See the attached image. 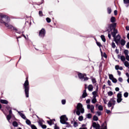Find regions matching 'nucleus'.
<instances>
[{"label":"nucleus","mask_w":129,"mask_h":129,"mask_svg":"<svg viewBox=\"0 0 129 129\" xmlns=\"http://www.w3.org/2000/svg\"><path fill=\"white\" fill-rule=\"evenodd\" d=\"M101 38L103 42H105L106 41V39H105V36L104 35H101Z\"/></svg>","instance_id":"obj_25"},{"label":"nucleus","mask_w":129,"mask_h":129,"mask_svg":"<svg viewBox=\"0 0 129 129\" xmlns=\"http://www.w3.org/2000/svg\"><path fill=\"white\" fill-rule=\"evenodd\" d=\"M13 28L14 30H15V31H16V32H17V33H18L19 34H20V32H18V29H17L16 28L14 27H13L12 28V29H13Z\"/></svg>","instance_id":"obj_51"},{"label":"nucleus","mask_w":129,"mask_h":129,"mask_svg":"<svg viewBox=\"0 0 129 129\" xmlns=\"http://www.w3.org/2000/svg\"><path fill=\"white\" fill-rule=\"evenodd\" d=\"M112 81L113 83H116V82H117V80L115 78H113L112 80Z\"/></svg>","instance_id":"obj_39"},{"label":"nucleus","mask_w":129,"mask_h":129,"mask_svg":"<svg viewBox=\"0 0 129 129\" xmlns=\"http://www.w3.org/2000/svg\"><path fill=\"white\" fill-rule=\"evenodd\" d=\"M86 103H90V99H88L86 100Z\"/></svg>","instance_id":"obj_58"},{"label":"nucleus","mask_w":129,"mask_h":129,"mask_svg":"<svg viewBox=\"0 0 129 129\" xmlns=\"http://www.w3.org/2000/svg\"><path fill=\"white\" fill-rule=\"evenodd\" d=\"M112 48H115V43L114 42L112 43Z\"/></svg>","instance_id":"obj_54"},{"label":"nucleus","mask_w":129,"mask_h":129,"mask_svg":"<svg viewBox=\"0 0 129 129\" xmlns=\"http://www.w3.org/2000/svg\"><path fill=\"white\" fill-rule=\"evenodd\" d=\"M123 3L125 5L129 4V0H123Z\"/></svg>","instance_id":"obj_43"},{"label":"nucleus","mask_w":129,"mask_h":129,"mask_svg":"<svg viewBox=\"0 0 129 129\" xmlns=\"http://www.w3.org/2000/svg\"><path fill=\"white\" fill-rule=\"evenodd\" d=\"M13 126H15V127H18L19 124H18V122L17 121H15L13 122Z\"/></svg>","instance_id":"obj_22"},{"label":"nucleus","mask_w":129,"mask_h":129,"mask_svg":"<svg viewBox=\"0 0 129 129\" xmlns=\"http://www.w3.org/2000/svg\"><path fill=\"white\" fill-rule=\"evenodd\" d=\"M39 15L40 17H43V12L40 11L39 12Z\"/></svg>","instance_id":"obj_45"},{"label":"nucleus","mask_w":129,"mask_h":129,"mask_svg":"<svg viewBox=\"0 0 129 129\" xmlns=\"http://www.w3.org/2000/svg\"><path fill=\"white\" fill-rule=\"evenodd\" d=\"M125 75H126V76H127V77L128 78H129V74H128V73H126Z\"/></svg>","instance_id":"obj_64"},{"label":"nucleus","mask_w":129,"mask_h":129,"mask_svg":"<svg viewBox=\"0 0 129 129\" xmlns=\"http://www.w3.org/2000/svg\"><path fill=\"white\" fill-rule=\"evenodd\" d=\"M109 78L110 80H112L114 78V77H113V75L112 74H109Z\"/></svg>","instance_id":"obj_31"},{"label":"nucleus","mask_w":129,"mask_h":129,"mask_svg":"<svg viewBox=\"0 0 129 129\" xmlns=\"http://www.w3.org/2000/svg\"><path fill=\"white\" fill-rule=\"evenodd\" d=\"M98 109L100 110V111H102V110H103V106L101 105H99L98 106Z\"/></svg>","instance_id":"obj_19"},{"label":"nucleus","mask_w":129,"mask_h":129,"mask_svg":"<svg viewBox=\"0 0 129 129\" xmlns=\"http://www.w3.org/2000/svg\"><path fill=\"white\" fill-rule=\"evenodd\" d=\"M96 114L98 115V116H100L102 113H101V111H98L96 112Z\"/></svg>","instance_id":"obj_34"},{"label":"nucleus","mask_w":129,"mask_h":129,"mask_svg":"<svg viewBox=\"0 0 129 129\" xmlns=\"http://www.w3.org/2000/svg\"><path fill=\"white\" fill-rule=\"evenodd\" d=\"M124 97H125V98L127 97L128 96V93L127 92H125L124 93Z\"/></svg>","instance_id":"obj_42"},{"label":"nucleus","mask_w":129,"mask_h":129,"mask_svg":"<svg viewBox=\"0 0 129 129\" xmlns=\"http://www.w3.org/2000/svg\"><path fill=\"white\" fill-rule=\"evenodd\" d=\"M7 109H8V110H12V108H11V107H10L9 106H7Z\"/></svg>","instance_id":"obj_56"},{"label":"nucleus","mask_w":129,"mask_h":129,"mask_svg":"<svg viewBox=\"0 0 129 129\" xmlns=\"http://www.w3.org/2000/svg\"><path fill=\"white\" fill-rule=\"evenodd\" d=\"M0 102L4 104H8L9 103V102L6 100H1Z\"/></svg>","instance_id":"obj_17"},{"label":"nucleus","mask_w":129,"mask_h":129,"mask_svg":"<svg viewBox=\"0 0 129 129\" xmlns=\"http://www.w3.org/2000/svg\"><path fill=\"white\" fill-rule=\"evenodd\" d=\"M114 40L116 43V44H118V42L120 41V35H117V36L114 38Z\"/></svg>","instance_id":"obj_12"},{"label":"nucleus","mask_w":129,"mask_h":129,"mask_svg":"<svg viewBox=\"0 0 129 129\" xmlns=\"http://www.w3.org/2000/svg\"><path fill=\"white\" fill-rule=\"evenodd\" d=\"M93 86L92 85H89L88 87V89L89 91H93Z\"/></svg>","instance_id":"obj_15"},{"label":"nucleus","mask_w":129,"mask_h":129,"mask_svg":"<svg viewBox=\"0 0 129 129\" xmlns=\"http://www.w3.org/2000/svg\"><path fill=\"white\" fill-rule=\"evenodd\" d=\"M87 96V93H86V90H84L82 95V98H85Z\"/></svg>","instance_id":"obj_16"},{"label":"nucleus","mask_w":129,"mask_h":129,"mask_svg":"<svg viewBox=\"0 0 129 129\" xmlns=\"http://www.w3.org/2000/svg\"><path fill=\"white\" fill-rule=\"evenodd\" d=\"M30 126H31V127L32 129H37V127H36V126H35V125H34V124H31V125H30Z\"/></svg>","instance_id":"obj_38"},{"label":"nucleus","mask_w":129,"mask_h":129,"mask_svg":"<svg viewBox=\"0 0 129 129\" xmlns=\"http://www.w3.org/2000/svg\"><path fill=\"white\" fill-rule=\"evenodd\" d=\"M110 22L111 23H113V24L115 22V18L114 17H112L110 18Z\"/></svg>","instance_id":"obj_20"},{"label":"nucleus","mask_w":129,"mask_h":129,"mask_svg":"<svg viewBox=\"0 0 129 129\" xmlns=\"http://www.w3.org/2000/svg\"><path fill=\"white\" fill-rule=\"evenodd\" d=\"M107 83L108 84V85H109V86H110V85H111V82L109 80L108 81Z\"/></svg>","instance_id":"obj_57"},{"label":"nucleus","mask_w":129,"mask_h":129,"mask_svg":"<svg viewBox=\"0 0 129 129\" xmlns=\"http://www.w3.org/2000/svg\"><path fill=\"white\" fill-rule=\"evenodd\" d=\"M96 101H97L96 100V97H93V99L92 100V103H96Z\"/></svg>","instance_id":"obj_24"},{"label":"nucleus","mask_w":129,"mask_h":129,"mask_svg":"<svg viewBox=\"0 0 129 129\" xmlns=\"http://www.w3.org/2000/svg\"><path fill=\"white\" fill-rule=\"evenodd\" d=\"M124 65L125 67H129V62L127 61H125L124 62Z\"/></svg>","instance_id":"obj_27"},{"label":"nucleus","mask_w":129,"mask_h":129,"mask_svg":"<svg viewBox=\"0 0 129 129\" xmlns=\"http://www.w3.org/2000/svg\"><path fill=\"white\" fill-rule=\"evenodd\" d=\"M87 117L88 118H91V117H92V115H91L90 113H89L87 115Z\"/></svg>","instance_id":"obj_36"},{"label":"nucleus","mask_w":129,"mask_h":129,"mask_svg":"<svg viewBox=\"0 0 129 129\" xmlns=\"http://www.w3.org/2000/svg\"><path fill=\"white\" fill-rule=\"evenodd\" d=\"M116 27V23H112L109 25V28L111 31H112V30H114V29H115Z\"/></svg>","instance_id":"obj_11"},{"label":"nucleus","mask_w":129,"mask_h":129,"mask_svg":"<svg viewBox=\"0 0 129 129\" xmlns=\"http://www.w3.org/2000/svg\"><path fill=\"white\" fill-rule=\"evenodd\" d=\"M113 30V33H114L115 34H117V30L115 29V28Z\"/></svg>","instance_id":"obj_55"},{"label":"nucleus","mask_w":129,"mask_h":129,"mask_svg":"<svg viewBox=\"0 0 129 129\" xmlns=\"http://www.w3.org/2000/svg\"><path fill=\"white\" fill-rule=\"evenodd\" d=\"M92 126L95 129H100V125L98 123H96L95 122H93Z\"/></svg>","instance_id":"obj_9"},{"label":"nucleus","mask_w":129,"mask_h":129,"mask_svg":"<svg viewBox=\"0 0 129 129\" xmlns=\"http://www.w3.org/2000/svg\"><path fill=\"white\" fill-rule=\"evenodd\" d=\"M123 52H124V54H125V56L128 55V53H129L128 50L125 49Z\"/></svg>","instance_id":"obj_26"},{"label":"nucleus","mask_w":129,"mask_h":129,"mask_svg":"<svg viewBox=\"0 0 129 129\" xmlns=\"http://www.w3.org/2000/svg\"><path fill=\"white\" fill-rule=\"evenodd\" d=\"M76 109V114H77V115H80V112L81 113H84V108H83L82 104L80 103H78Z\"/></svg>","instance_id":"obj_2"},{"label":"nucleus","mask_w":129,"mask_h":129,"mask_svg":"<svg viewBox=\"0 0 129 129\" xmlns=\"http://www.w3.org/2000/svg\"><path fill=\"white\" fill-rule=\"evenodd\" d=\"M13 114V112L12 111V110H9V115H12Z\"/></svg>","instance_id":"obj_59"},{"label":"nucleus","mask_w":129,"mask_h":129,"mask_svg":"<svg viewBox=\"0 0 129 129\" xmlns=\"http://www.w3.org/2000/svg\"><path fill=\"white\" fill-rule=\"evenodd\" d=\"M115 100L113 98H111L108 103V107H111V106H114L115 105Z\"/></svg>","instance_id":"obj_6"},{"label":"nucleus","mask_w":129,"mask_h":129,"mask_svg":"<svg viewBox=\"0 0 129 129\" xmlns=\"http://www.w3.org/2000/svg\"><path fill=\"white\" fill-rule=\"evenodd\" d=\"M12 118V115H8L7 116V120H8L9 122H10V120Z\"/></svg>","instance_id":"obj_29"},{"label":"nucleus","mask_w":129,"mask_h":129,"mask_svg":"<svg viewBox=\"0 0 129 129\" xmlns=\"http://www.w3.org/2000/svg\"><path fill=\"white\" fill-rule=\"evenodd\" d=\"M118 81H119V82H122V81H123V80L122 79V78L119 77L118 79Z\"/></svg>","instance_id":"obj_46"},{"label":"nucleus","mask_w":129,"mask_h":129,"mask_svg":"<svg viewBox=\"0 0 129 129\" xmlns=\"http://www.w3.org/2000/svg\"><path fill=\"white\" fill-rule=\"evenodd\" d=\"M74 126H75V127H77V126H78V123H77L76 122H74Z\"/></svg>","instance_id":"obj_44"},{"label":"nucleus","mask_w":129,"mask_h":129,"mask_svg":"<svg viewBox=\"0 0 129 129\" xmlns=\"http://www.w3.org/2000/svg\"><path fill=\"white\" fill-rule=\"evenodd\" d=\"M111 12H112L111 8H107V13H108V14H109V15H110V14H111Z\"/></svg>","instance_id":"obj_30"},{"label":"nucleus","mask_w":129,"mask_h":129,"mask_svg":"<svg viewBox=\"0 0 129 129\" xmlns=\"http://www.w3.org/2000/svg\"><path fill=\"white\" fill-rule=\"evenodd\" d=\"M18 112L20 116L22 117V118H23V119H27V117H26V115H25V114L20 111H18Z\"/></svg>","instance_id":"obj_14"},{"label":"nucleus","mask_w":129,"mask_h":129,"mask_svg":"<svg viewBox=\"0 0 129 129\" xmlns=\"http://www.w3.org/2000/svg\"><path fill=\"white\" fill-rule=\"evenodd\" d=\"M10 21L11 20L9 16L3 14L0 15V23L5 25L8 29H12L13 28V26L10 24Z\"/></svg>","instance_id":"obj_1"},{"label":"nucleus","mask_w":129,"mask_h":129,"mask_svg":"<svg viewBox=\"0 0 129 129\" xmlns=\"http://www.w3.org/2000/svg\"><path fill=\"white\" fill-rule=\"evenodd\" d=\"M112 36L113 38H114L116 35V33H114V32H111Z\"/></svg>","instance_id":"obj_49"},{"label":"nucleus","mask_w":129,"mask_h":129,"mask_svg":"<svg viewBox=\"0 0 129 129\" xmlns=\"http://www.w3.org/2000/svg\"><path fill=\"white\" fill-rule=\"evenodd\" d=\"M61 103H62V104H66V100H61Z\"/></svg>","instance_id":"obj_50"},{"label":"nucleus","mask_w":129,"mask_h":129,"mask_svg":"<svg viewBox=\"0 0 129 129\" xmlns=\"http://www.w3.org/2000/svg\"><path fill=\"white\" fill-rule=\"evenodd\" d=\"M79 129H87V127L85 126V124H83L82 127H80Z\"/></svg>","instance_id":"obj_37"},{"label":"nucleus","mask_w":129,"mask_h":129,"mask_svg":"<svg viewBox=\"0 0 129 129\" xmlns=\"http://www.w3.org/2000/svg\"><path fill=\"white\" fill-rule=\"evenodd\" d=\"M122 96L121 93H118L117 95V103H120L122 101V98L121 97Z\"/></svg>","instance_id":"obj_7"},{"label":"nucleus","mask_w":129,"mask_h":129,"mask_svg":"<svg viewBox=\"0 0 129 129\" xmlns=\"http://www.w3.org/2000/svg\"><path fill=\"white\" fill-rule=\"evenodd\" d=\"M45 34H46L45 29H42L39 32V37L41 38H44V37H45Z\"/></svg>","instance_id":"obj_8"},{"label":"nucleus","mask_w":129,"mask_h":129,"mask_svg":"<svg viewBox=\"0 0 129 129\" xmlns=\"http://www.w3.org/2000/svg\"><path fill=\"white\" fill-rule=\"evenodd\" d=\"M23 86L25 89V92L26 97H29V90L30 89V86H29V81L28 79H26L25 81Z\"/></svg>","instance_id":"obj_3"},{"label":"nucleus","mask_w":129,"mask_h":129,"mask_svg":"<svg viewBox=\"0 0 129 129\" xmlns=\"http://www.w3.org/2000/svg\"><path fill=\"white\" fill-rule=\"evenodd\" d=\"M115 69H116V70H118L119 69V66L118 65L115 66Z\"/></svg>","instance_id":"obj_53"},{"label":"nucleus","mask_w":129,"mask_h":129,"mask_svg":"<svg viewBox=\"0 0 129 129\" xmlns=\"http://www.w3.org/2000/svg\"><path fill=\"white\" fill-rule=\"evenodd\" d=\"M54 129H59V127L57 126V125H55Z\"/></svg>","instance_id":"obj_62"},{"label":"nucleus","mask_w":129,"mask_h":129,"mask_svg":"<svg viewBox=\"0 0 129 129\" xmlns=\"http://www.w3.org/2000/svg\"><path fill=\"white\" fill-rule=\"evenodd\" d=\"M78 119L80 121H82L83 120V116H79Z\"/></svg>","instance_id":"obj_35"},{"label":"nucleus","mask_w":129,"mask_h":129,"mask_svg":"<svg viewBox=\"0 0 129 129\" xmlns=\"http://www.w3.org/2000/svg\"><path fill=\"white\" fill-rule=\"evenodd\" d=\"M103 100L104 104H107V100H106V99L104 98L103 99Z\"/></svg>","instance_id":"obj_40"},{"label":"nucleus","mask_w":129,"mask_h":129,"mask_svg":"<svg viewBox=\"0 0 129 129\" xmlns=\"http://www.w3.org/2000/svg\"><path fill=\"white\" fill-rule=\"evenodd\" d=\"M96 44L97 46H98V47H99L100 48V47H102V45H101V44L100 43V42H97Z\"/></svg>","instance_id":"obj_41"},{"label":"nucleus","mask_w":129,"mask_h":129,"mask_svg":"<svg viewBox=\"0 0 129 129\" xmlns=\"http://www.w3.org/2000/svg\"><path fill=\"white\" fill-rule=\"evenodd\" d=\"M46 22H47V23H51V19L49 18H47L46 19Z\"/></svg>","instance_id":"obj_47"},{"label":"nucleus","mask_w":129,"mask_h":129,"mask_svg":"<svg viewBox=\"0 0 129 129\" xmlns=\"http://www.w3.org/2000/svg\"><path fill=\"white\" fill-rule=\"evenodd\" d=\"M125 29L126 31H129V26H126Z\"/></svg>","instance_id":"obj_63"},{"label":"nucleus","mask_w":129,"mask_h":129,"mask_svg":"<svg viewBox=\"0 0 129 129\" xmlns=\"http://www.w3.org/2000/svg\"><path fill=\"white\" fill-rule=\"evenodd\" d=\"M78 76L81 81H87L89 78L87 77L86 74L79 73Z\"/></svg>","instance_id":"obj_4"},{"label":"nucleus","mask_w":129,"mask_h":129,"mask_svg":"<svg viewBox=\"0 0 129 129\" xmlns=\"http://www.w3.org/2000/svg\"><path fill=\"white\" fill-rule=\"evenodd\" d=\"M87 108L88 109H90L92 113H94V106L93 105H88Z\"/></svg>","instance_id":"obj_10"},{"label":"nucleus","mask_w":129,"mask_h":129,"mask_svg":"<svg viewBox=\"0 0 129 129\" xmlns=\"http://www.w3.org/2000/svg\"><path fill=\"white\" fill-rule=\"evenodd\" d=\"M92 82L93 84H96V80L95 79V78H91Z\"/></svg>","instance_id":"obj_23"},{"label":"nucleus","mask_w":129,"mask_h":129,"mask_svg":"<svg viewBox=\"0 0 129 129\" xmlns=\"http://www.w3.org/2000/svg\"><path fill=\"white\" fill-rule=\"evenodd\" d=\"M41 127L42 128H47V126L45 124H42L41 125Z\"/></svg>","instance_id":"obj_48"},{"label":"nucleus","mask_w":129,"mask_h":129,"mask_svg":"<svg viewBox=\"0 0 129 129\" xmlns=\"http://www.w3.org/2000/svg\"><path fill=\"white\" fill-rule=\"evenodd\" d=\"M93 120H94L95 121H97L98 120V117H97V116L96 115H94L93 116Z\"/></svg>","instance_id":"obj_28"},{"label":"nucleus","mask_w":129,"mask_h":129,"mask_svg":"<svg viewBox=\"0 0 129 129\" xmlns=\"http://www.w3.org/2000/svg\"><path fill=\"white\" fill-rule=\"evenodd\" d=\"M26 120V123L27 124H28V125H30L31 126V125H32V124L31 123V121L28 119H25Z\"/></svg>","instance_id":"obj_18"},{"label":"nucleus","mask_w":129,"mask_h":129,"mask_svg":"<svg viewBox=\"0 0 129 129\" xmlns=\"http://www.w3.org/2000/svg\"><path fill=\"white\" fill-rule=\"evenodd\" d=\"M117 73L119 76H120V75H121V72H120L119 71H117Z\"/></svg>","instance_id":"obj_60"},{"label":"nucleus","mask_w":129,"mask_h":129,"mask_svg":"<svg viewBox=\"0 0 129 129\" xmlns=\"http://www.w3.org/2000/svg\"><path fill=\"white\" fill-rule=\"evenodd\" d=\"M120 59L123 62H124V61H125V57H124V56H121L120 57Z\"/></svg>","instance_id":"obj_32"},{"label":"nucleus","mask_w":129,"mask_h":129,"mask_svg":"<svg viewBox=\"0 0 129 129\" xmlns=\"http://www.w3.org/2000/svg\"><path fill=\"white\" fill-rule=\"evenodd\" d=\"M60 123L62 124H68V122H66L68 120V118L66 116V115H63L60 117Z\"/></svg>","instance_id":"obj_5"},{"label":"nucleus","mask_w":129,"mask_h":129,"mask_svg":"<svg viewBox=\"0 0 129 129\" xmlns=\"http://www.w3.org/2000/svg\"><path fill=\"white\" fill-rule=\"evenodd\" d=\"M47 123L50 125H52V120H50V121H47Z\"/></svg>","instance_id":"obj_52"},{"label":"nucleus","mask_w":129,"mask_h":129,"mask_svg":"<svg viewBox=\"0 0 129 129\" xmlns=\"http://www.w3.org/2000/svg\"><path fill=\"white\" fill-rule=\"evenodd\" d=\"M126 47L127 49H129V42L126 44Z\"/></svg>","instance_id":"obj_61"},{"label":"nucleus","mask_w":129,"mask_h":129,"mask_svg":"<svg viewBox=\"0 0 129 129\" xmlns=\"http://www.w3.org/2000/svg\"><path fill=\"white\" fill-rule=\"evenodd\" d=\"M113 95V92H112V91H109L108 92V95L109 96H112Z\"/></svg>","instance_id":"obj_33"},{"label":"nucleus","mask_w":129,"mask_h":129,"mask_svg":"<svg viewBox=\"0 0 129 129\" xmlns=\"http://www.w3.org/2000/svg\"><path fill=\"white\" fill-rule=\"evenodd\" d=\"M98 93V88H97L96 91L92 92L93 97H96L97 96V93Z\"/></svg>","instance_id":"obj_13"},{"label":"nucleus","mask_w":129,"mask_h":129,"mask_svg":"<svg viewBox=\"0 0 129 129\" xmlns=\"http://www.w3.org/2000/svg\"><path fill=\"white\" fill-rule=\"evenodd\" d=\"M120 44L121 45V46H124L125 45V40H124V39H121Z\"/></svg>","instance_id":"obj_21"}]
</instances>
